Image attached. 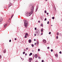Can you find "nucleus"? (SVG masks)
<instances>
[{
    "label": "nucleus",
    "instance_id": "obj_13",
    "mask_svg": "<svg viewBox=\"0 0 62 62\" xmlns=\"http://www.w3.org/2000/svg\"><path fill=\"white\" fill-rule=\"evenodd\" d=\"M4 53H5L6 52V49H5V50H4Z\"/></svg>",
    "mask_w": 62,
    "mask_h": 62
},
{
    "label": "nucleus",
    "instance_id": "obj_38",
    "mask_svg": "<svg viewBox=\"0 0 62 62\" xmlns=\"http://www.w3.org/2000/svg\"><path fill=\"white\" fill-rule=\"evenodd\" d=\"M35 30H37V28H35Z\"/></svg>",
    "mask_w": 62,
    "mask_h": 62
},
{
    "label": "nucleus",
    "instance_id": "obj_27",
    "mask_svg": "<svg viewBox=\"0 0 62 62\" xmlns=\"http://www.w3.org/2000/svg\"><path fill=\"white\" fill-rule=\"evenodd\" d=\"M38 51H40V49H38Z\"/></svg>",
    "mask_w": 62,
    "mask_h": 62
},
{
    "label": "nucleus",
    "instance_id": "obj_41",
    "mask_svg": "<svg viewBox=\"0 0 62 62\" xmlns=\"http://www.w3.org/2000/svg\"><path fill=\"white\" fill-rule=\"evenodd\" d=\"M46 14L47 15H48V14H49V13H46Z\"/></svg>",
    "mask_w": 62,
    "mask_h": 62
},
{
    "label": "nucleus",
    "instance_id": "obj_32",
    "mask_svg": "<svg viewBox=\"0 0 62 62\" xmlns=\"http://www.w3.org/2000/svg\"><path fill=\"white\" fill-rule=\"evenodd\" d=\"M0 58H2V56L1 55L0 56Z\"/></svg>",
    "mask_w": 62,
    "mask_h": 62
},
{
    "label": "nucleus",
    "instance_id": "obj_6",
    "mask_svg": "<svg viewBox=\"0 0 62 62\" xmlns=\"http://www.w3.org/2000/svg\"><path fill=\"white\" fill-rule=\"evenodd\" d=\"M37 56H38L37 54H35L34 56V57H35V58H37Z\"/></svg>",
    "mask_w": 62,
    "mask_h": 62
},
{
    "label": "nucleus",
    "instance_id": "obj_33",
    "mask_svg": "<svg viewBox=\"0 0 62 62\" xmlns=\"http://www.w3.org/2000/svg\"><path fill=\"white\" fill-rule=\"evenodd\" d=\"M13 15H12V16H11V18L13 17Z\"/></svg>",
    "mask_w": 62,
    "mask_h": 62
},
{
    "label": "nucleus",
    "instance_id": "obj_15",
    "mask_svg": "<svg viewBox=\"0 0 62 62\" xmlns=\"http://www.w3.org/2000/svg\"><path fill=\"white\" fill-rule=\"evenodd\" d=\"M55 56L56 57H58V55L57 54H56L55 55Z\"/></svg>",
    "mask_w": 62,
    "mask_h": 62
},
{
    "label": "nucleus",
    "instance_id": "obj_37",
    "mask_svg": "<svg viewBox=\"0 0 62 62\" xmlns=\"http://www.w3.org/2000/svg\"><path fill=\"white\" fill-rule=\"evenodd\" d=\"M41 35H43V33H42L41 34Z\"/></svg>",
    "mask_w": 62,
    "mask_h": 62
},
{
    "label": "nucleus",
    "instance_id": "obj_46",
    "mask_svg": "<svg viewBox=\"0 0 62 62\" xmlns=\"http://www.w3.org/2000/svg\"><path fill=\"white\" fill-rule=\"evenodd\" d=\"M34 36H36V35L35 34H34Z\"/></svg>",
    "mask_w": 62,
    "mask_h": 62
},
{
    "label": "nucleus",
    "instance_id": "obj_47",
    "mask_svg": "<svg viewBox=\"0 0 62 62\" xmlns=\"http://www.w3.org/2000/svg\"><path fill=\"white\" fill-rule=\"evenodd\" d=\"M51 26H53V25H51Z\"/></svg>",
    "mask_w": 62,
    "mask_h": 62
},
{
    "label": "nucleus",
    "instance_id": "obj_19",
    "mask_svg": "<svg viewBox=\"0 0 62 62\" xmlns=\"http://www.w3.org/2000/svg\"><path fill=\"white\" fill-rule=\"evenodd\" d=\"M52 19H54V17H53L52 18Z\"/></svg>",
    "mask_w": 62,
    "mask_h": 62
},
{
    "label": "nucleus",
    "instance_id": "obj_23",
    "mask_svg": "<svg viewBox=\"0 0 62 62\" xmlns=\"http://www.w3.org/2000/svg\"><path fill=\"white\" fill-rule=\"evenodd\" d=\"M37 44H38H38H39V42H38V41L37 42Z\"/></svg>",
    "mask_w": 62,
    "mask_h": 62
},
{
    "label": "nucleus",
    "instance_id": "obj_8",
    "mask_svg": "<svg viewBox=\"0 0 62 62\" xmlns=\"http://www.w3.org/2000/svg\"><path fill=\"white\" fill-rule=\"evenodd\" d=\"M7 25L6 24H4V27H6V26H7Z\"/></svg>",
    "mask_w": 62,
    "mask_h": 62
},
{
    "label": "nucleus",
    "instance_id": "obj_12",
    "mask_svg": "<svg viewBox=\"0 0 62 62\" xmlns=\"http://www.w3.org/2000/svg\"><path fill=\"white\" fill-rule=\"evenodd\" d=\"M43 29H42L41 30V32H43Z\"/></svg>",
    "mask_w": 62,
    "mask_h": 62
},
{
    "label": "nucleus",
    "instance_id": "obj_51",
    "mask_svg": "<svg viewBox=\"0 0 62 62\" xmlns=\"http://www.w3.org/2000/svg\"><path fill=\"white\" fill-rule=\"evenodd\" d=\"M36 10H37V9H36Z\"/></svg>",
    "mask_w": 62,
    "mask_h": 62
},
{
    "label": "nucleus",
    "instance_id": "obj_21",
    "mask_svg": "<svg viewBox=\"0 0 62 62\" xmlns=\"http://www.w3.org/2000/svg\"><path fill=\"white\" fill-rule=\"evenodd\" d=\"M59 35V32H58L57 33V35Z\"/></svg>",
    "mask_w": 62,
    "mask_h": 62
},
{
    "label": "nucleus",
    "instance_id": "obj_14",
    "mask_svg": "<svg viewBox=\"0 0 62 62\" xmlns=\"http://www.w3.org/2000/svg\"><path fill=\"white\" fill-rule=\"evenodd\" d=\"M43 24L41 23V26H43Z\"/></svg>",
    "mask_w": 62,
    "mask_h": 62
},
{
    "label": "nucleus",
    "instance_id": "obj_5",
    "mask_svg": "<svg viewBox=\"0 0 62 62\" xmlns=\"http://www.w3.org/2000/svg\"><path fill=\"white\" fill-rule=\"evenodd\" d=\"M11 6V3H10V4H9V6H8V7L9 8V7H10V6Z\"/></svg>",
    "mask_w": 62,
    "mask_h": 62
},
{
    "label": "nucleus",
    "instance_id": "obj_10",
    "mask_svg": "<svg viewBox=\"0 0 62 62\" xmlns=\"http://www.w3.org/2000/svg\"><path fill=\"white\" fill-rule=\"evenodd\" d=\"M25 35L27 36H28V33H25Z\"/></svg>",
    "mask_w": 62,
    "mask_h": 62
},
{
    "label": "nucleus",
    "instance_id": "obj_40",
    "mask_svg": "<svg viewBox=\"0 0 62 62\" xmlns=\"http://www.w3.org/2000/svg\"><path fill=\"white\" fill-rule=\"evenodd\" d=\"M17 39H16V38H15V40H16Z\"/></svg>",
    "mask_w": 62,
    "mask_h": 62
},
{
    "label": "nucleus",
    "instance_id": "obj_11",
    "mask_svg": "<svg viewBox=\"0 0 62 62\" xmlns=\"http://www.w3.org/2000/svg\"><path fill=\"white\" fill-rule=\"evenodd\" d=\"M31 55H32V53H31L30 54H29V56H31Z\"/></svg>",
    "mask_w": 62,
    "mask_h": 62
},
{
    "label": "nucleus",
    "instance_id": "obj_42",
    "mask_svg": "<svg viewBox=\"0 0 62 62\" xmlns=\"http://www.w3.org/2000/svg\"><path fill=\"white\" fill-rule=\"evenodd\" d=\"M24 51H26V49H24Z\"/></svg>",
    "mask_w": 62,
    "mask_h": 62
},
{
    "label": "nucleus",
    "instance_id": "obj_22",
    "mask_svg": "<svg viewBox=\"0 0 62 62\" xmlns=\"http://www.w3.org/2000/svg\"><path fill=\"white\" fill-rule=\"evenodd\" d=\"M51 33V32H49V35H50V34Z\"/></svg>",
    "mask_w": 62,
    "mask_h": 62
},
{
    "label": "nucleus",
    "instance_id": "obj_39",
    "mask_svg": "<svg viewBox=\"0 0 62 62\" xmlns=\"http://www.w3.org/2000/svg\"><path fill=\"white\" fill-rule=\"evenodd\" d=\"M42 62H44V60H42Z\"/></svg>",
    "mask_w": 62,
    "mask_h": 62
},
{
    "label": "nucleus",
    "instance_id": "obj_50",
    "mask_svg": "<svg viewBox=\"0 0 62 62\" xmlns=\"http://www.w3.org/2000/svg\"><path fill=\"white\" fill-rule=\"evenodd\" d=\"M22 59H23V58H22Z\"/></svg>",
    "mask_w": 62,
    "mask_h": 62
},
{
    "label": "nucleus",
    "instance_id": "obj_24",
    "mask_svg": "<svg viewBox=\"0 0 62 62\" xmlns=\"http://www.w3.org/2000/svg\"><path fill=\"white\" fill-rule=\"evenodd\" d=\"M46 20H47V19L46 18H45V19L44 20L45 21H46Z\"/></svg>",
    "mask_w": 62,
    "mask_h": 62
},
{
    "label": "nucleus",
    "instance_id": "obj_25",
    "mask_svg": "<svg viewBox=\"0 0 62 62\" xmlns=\"http://www.w3.org/2000/svg\"><path fill=\"white\" fill-rule=\"evenodd\" d=\"M49 21H48L47 23V24H49Z\"/></svg>",
    "mask_w": 62,
    "mask_h": 62
},
{
    "label": "nucleus",
    "instance_id": "obj_20",
    "mask_svg": "<svg viewBox=\"0 0 62 62\" xmlns=\"http://www.w3.org/2000/svg\"><path fill=\"white\" fill-rule=\"evenodd\" d=\"M38 58H39V59H40L41 58H40V56L38 57Z\"/></svg>",
    "mask_w": 62,
    "mask_h": 62
},
{
    "label": "nucleus",
    "instance_id": "obj_28",
    "mask_svg": "<svg viewBox=\"0 0 62 62\" xmlns=\"http://www.w3.org/2000/svg\"><path fill=\"white\" fill-rule=\"evenodd\" d=\"M59 53L60 54H61V53H62V52H61V51H60V52H59Z\"/></svg>",
    "mask_w": 62,
    "mask_h": 62
},
{
    "label": "nucleus",
    "instance_id": "obj_45",
    "mask_svg": "<svg viewBox=\"0 0 62 62\" xmlns=\"http://www.w3.org/2000/svg\"><path fill=\"white\" fill-rule=\"evenodd\" d=\"M34 41H36V39H34Z\"/></svg>",
    "mask_w": 62,
    "mask_h": 62
},
{
    "label": "nucleus",
    "instance_id": "obj_43",
    "mask_svg": "<svg viewBox=\"0 0 62 62\" xmlns=\"http://www.w3.org/2000/svg\"><path fill=\"white\" fill-rule=\"evenodd\" d=\"M25 55H27V54L26 53L25 54Z\"/></svg>",
    "mask_w": 62,
    "mask_h": 62
},
{
    "label": "nucleus",
    "instance_id": "obj_34",
    "mask_svg": "<svg viewBox=\"0 0 62 62\" xmlns=\"http://www.w3.org/2000/svg\"><path fill=\"white\" fill-rule=\"evenodd\" d=\"M36 44H37V43H35L34 45H36Z\"/></svg>",
    "mask_w": 62,
    "mask_h": 62
},
{
    "label": "nucleus",
    "instance_id": "obj_7",
    "mask_svg": "<svg viewBox=\"0 0 62 62\" xmlns=\"http://www.w3.org/2000/svg\"><path fill=\"white\" fill-rule=\"evenodd\" d=\"M32 58H30L29 59V61H31V60H32Z\"/></svg>",
    "mask_w": 62,
    "mask_h": 62
},
{
    "label": "nucleus",
    "instance_id": "obj_49",
    "mask_svg": "<svg viewBox=\"0 0 62 62\" xmlns=\"http://www.w3.org/2000/svg\"><path fill=\"white\" fill-rule=\"evenodd\" d=\"M29 62H31V61H30Z\"/></svg>",
    "mask_w": 62,
    "mask_h": 62
},
{
    "label": "nucleus",
    "instance_id": "obj_29",
    "mask_svg": "<svg viewBox=\"0 0 62 62\" xmlns=\"http://www.w3.org/2000/svg\"><path fill=\"white\" fill-rule=\"evenodd\" d=\"M25 54V52H23V54Z\"/></svg>",
    "mask_w": 62,
    "mask_h": 62
},
{
    "label": "nucleus",
    "instance_id": "obj_16",
    "mask_svg": "<svg viewBox=\"0 0 62 62\" xmlns=\"http://www.w3.org/2000/svg\"><path fill=\"white\" fill-rule=\"evenodd\" d=\"M45 13H47V11H46V10L45 11Z\"/></svg>",
    "mask_w": 62,
    "mask_h": 62
},
{
    "label": "nucleus",
    "instance_id": "obj_2",
    "mask_svg": "<svg viewBox=\"0 0 62 62\" xmlns=\"http://www.w3.org/2000/svg\"><path fill=\"white\" fill-rule=\"evenodd\" d=\"M28 21L27 20H25V22L24 23V24L25 25V26L26 28H27V26L28 24Z\"/></svg>",
    "mask_w": 62,
    "mask_h": 62
},
{
    "label": "nucleus",
    "instance_id": "obj_44",
    "mask_svg": "<svg viewBox=\"0 0 62 62\" xmlns=\"http://www.w3.org/2000/svg\"><path fill=\"white\" fill-rule=\"evenodd\" d=\"M38 22L39 23H40V21H38Z\"/></svg>",
    "mask_w": 62,
    "mask_h": 62
},
{
    "label": "nucleus",
    "instance_id": "obj_31",
    "mask_svg": "<svg viewBox=\"0 0 62 62\" xmlns=\"http://www.w3.org/2000/svg\"><path fill=\"white\" fill-rule=\"evenodd\" d=\"M49 48H50V47H48L47 48V49H49Z\"/></svg>",
    "mask_w": 62,
    "mask_h": 62
},
{
    "label": "nucleus",
    "instance_id": "obj_30",
    "mask_svg": "<svg viewBox=\"0 0 62 62\" xmlns=\"http://www.w3.org/2000/svg\"><path fill=\"white\" fill-rule=\"evenodd\" d=\"M51 52H53V50L52 49H51Z\"/></svg>",
    "mask_w": 62,
    "mask_h": 62
},
{
    "label": "nucleus",
    "instance_id": "obj_17",
    "mask_svg": "<svg viewBox=\"0 0 62 62\" xmlns=\"http://www.w3.org/2000/svg\"><path fill=\"white\" fill-rule=\"evenodd\" d=\"M31 46H32V47H34V45L32 44Z\"/></svg>",
    "mask_w": 62,
    "mask_h": 62
},
{
    "label": "nucleus",
    "instance_id": "obj_18",
    "mask_svg": "<svg viewBox=\"0 0 62 62\" xmlns=\"http://www.w3.org/2000/svg\"><path fill=\"white\" fill-rule=\"evenodd\" d=\"M25 38H27V36H26V35H25V37H24Z\"/></svg>",
    "mask_w": 62,
    "mask_h": 62
},
{
    "label": "nucleus",
    "instance_id": "obj_48",
    "mask_svg": "<svg viewBox=\"0 0 62 62\" xmlns=\"http://www.w3.org/2000/svg\"><path fill=\"white\" fill-rule=\"evenodd\" d=\"M46 1H47V0H45Z\"/></svg>",
    "mask_w": 62,
    "mask_h": 62
},
{
    "label": "nucleus",
    "instance_id": "obj_26",
    "mask_svg": "<svg viewBox=\"0 0 62 62\" xmlns=\"http://www.w3.org/2000/svg\"><path fill=\"white\" fill-rule=\"evenodd\" d=\"M58 36H57L56 37V39H58Z\"/></svg>",
    "mask_w": 62,
    "mask_h": 62
},
{
    "label": "nucleus",
    "instance_id": "obj_4",
    "mask_svg": "<svg viewBox=\"0 0 62 62\" xmlns=\"http://www.w3.org/2000/svg\"><path fill=\"white\" fill-rule=\"evenodd\" d=\"M43 41L44 43H46V41L45 40H43Z\"/></svg>",
    "mask_w": 62,
    "mask_h": 62
},
{
    "label": "nucleus",
    "instance_id": "obj_3",
    "mask_svg": "<svg viewBox=\"0 0 62 62\" xmlns=\"http://www.w3.org/2000/svg\"><path fill=\"white\" fill-rule=\"evenodd\" d=\"M31 41H32L30 39H29L28 40L29 42V43H31Z\"/></svg>",
    "mask_w": 62,
    "mask_h": 62
},
{
    "label": "nucleus",
    "instance_id": "obj_36",
    "mask_svg": "<svg viewBox=\"0 0 62 62\" xmlns=\"http://www.w3.org/2000/svg\"><path fill=\"white\" fill-rule=\"evenodd\" d=\"M28 47H27L26 48V49L27 50H28Z\"/></svg>",
    "mask_w": 62,
    "mask_h": 62
},
{
    "label": "nucleus",
    "instance_id": "obj_1",
    "mask_svg": "<svg viewBox=\"0 0 62 62\" xmlns=\"http://www.w3.org/2000/svg\"><path fill=\"white\" fill-rule=\"evenodd\" d=\"M34 7L33 6H32V7L31 8V11L30 12V13L27 12V13L26 14V15L27 17L30 16L33 13V11H34Z\"/></svg>",
    "mask_w": 62,
    "mask_h": 62
},
{
    "label": "nucleus",
    "instance_id": "obj_35",
    "mask_svg": "<svg viewBox=\"0 0 62 62\" xmlns=\"http://www.w3.org/2000/svg\"><path fill=\"white\" fill-rule=\"evenodd\" d=\"M11 40H9V42H11Z\"/></svg>",
    "mask_w": 62,
    "mask_h": 62
},
{
    "label": "nucleus",
    "instance_id": "obj_9",
    "mask_svg": "<svg viewBox=\"0 0 62 62\" xmlns=\"http://www.w3.org/2000/svg\"><path fill=\"white\" fill-rule=\"evenodd\" d=\"M3 18H1L0 19L1 22H2V21H3Z\"/></svg>",
    "mask_w": 62,
    "mask_h": 62
}]
</instances>
